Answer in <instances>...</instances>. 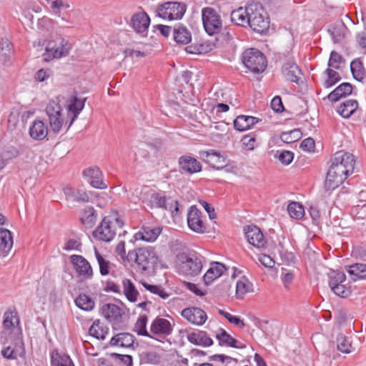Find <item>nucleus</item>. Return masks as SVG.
<instances>
[{"mask_svg":"<svg viewBox=\"0 0 366 366\" xmlns=\"http://www.w3.org/2000/svg\"><path fill=\"white\" fill-rule=\"evenodd\" d=\"M86 99L71 96L68 100L62 96L51 99L46 107L51 132L59 134L64 128L67 131L84 109Z\"/></svg>","mask_w":366,"mask_h":366,"instance_id":"1","label":"nucleus"},{"mask_svg":"<svg viewBox=\"0 0 366 366\" xmlns=\"http://www.w3.org/2000/svg\"><path fill=\"white\" fill-rule=\"evenodd\" d=\"M133 195L151 209L163 208L169 210L173 215L179 212L178 202L176 200L166 199L164 196L151 190L148 187H137Z\"/></svg>","mask_w":366,"mask_h":366,"instance_id":"2","label":"nucleus"},{"mask_svg":"<svg viewBox=\"0 0 366 366\" xmlns=\"http://www.w3.org/2000/svg\"><path fill=\"white\" fill-rule=\"evenodd\" d=\"M123 221L116 211L112 212L104 217L99 225L93 232L94 237L99 241L109 242L112 241L119 230L122 229Z\"/></svg>","mask_w":366,"mask_h":366,"instance_id":"3","label":"nucleus"},{"mask_svg":"<svg viewBox=\"0 0 366 366\" xmlns=\"http://www.w3.org/2000/svg\"><path fill=\"white\" fill-rule=\"evenodd\" d=\"M248 12V25L253 31L262 34L269 28V17L260 4H249Z\"/></svg>","mask_w":366,"mask_h":366,"instance_id":"4","label":"nucleus"},{"mask_svg":"<svg viewBox=\"0 0 366 366\" xmlns=\"http://www.w3.org/2000/svg\"><path fill=\"white\" fill-rule=\"evenodd\" d=\"M128 257L134 259L139 268L142 271L153 269L158 263V256L152 247H142L137 251L129 252Z\"/></svg>","mask_w":366,"mask_h":366,"instance_id":"5","label":"nucleus"},{"mask_svg":"<svg viewBox=\"0 0 366 366\" xmlns=\"http://www.w3.org/2000/svg\"><path fill=\"white\" fill-rule=\"evenodd\" d=\"M202 257L196 254L187 255L180 254L177 256L178 270L185 275L196 276L202 269Z\"/></svg>","mask_w":366,"mask_h":366,"instance_id":"6","label":"nucleus"},{"mask_svg":"<svg viewBox=\"0 0 366 366\" xmlns=\"http://www.w3.org/2000/svg\"><path fill=\"white\" fill-rule=\"evenodd\" d=\"M242 62L244 66L254 74H259L267 67V61L264 54L256 49H249L242 54Z\"/></svg>","mask_w":366,"mask_h":366,"instance_id":"7","label":"nucleus"},{"mask_svg":"<svg viewBox=\"0 0 366 366\" xmlns=\"http://www.w3.org/2000/svg\"><path fill=\"white\" fill-rule=\"evenodd\" d=\"M5 345L1 350V354L6 360H16L24 357L26 354L24 343L22 337H7L2 342Z\"/></svg>","mask_w":366,"mask_h":366,"instance_id":"8","label":"nucleus"},{"mask_svg":"<svg viewBox=\"0 0 366 366\" xmlns=\"http://www.w3.org/2000/svg\"><path fill=\"white\" fill-rule=\"evenodd\" d=\"M202 19L205 31L210 36L218 34L222 28V20L217 11L212 7L202 9Z\"/></svg>","mask_w":366,"mask_h":366,"instance_id":"9","label":"nucleus"},{"mask_svg":"<svg viewBox=\"0 0 366 366\" xmlns=\"http://www.w3.org/2000/svg\"><path fill=\"white\" fill-rule=\"evenodd\" d=\"M187 9L186 4L175 1H168L157 7L158 16L167 20L179 19L184 16Z\"/></svg>","mask_w":366,"mask_h":366,"instance_id":"10","label":"nucleus"},{"mask_svg":"<svg viewBox=\"0 0 366 366\" xmlns=\"http://www.w3.org/2000/svg\"><path fill=\"white\" fill-rule=\"evenodd\" d=\"M71 49V44L64 39H59L49 41L46 47L44 59L49 61L51 59H59L69 54Z\"/></svg>","mask_w":366,"mask_h":366,"instance_id":"11","label":"nucleus"},{"mask_svg":"<svg viewBox=\"0 0 366 366\" xmlns=\"http://www.w3.org/2000/svg\"><path fill=\"white\" fill-rule=\"evenodd\" d=\"M4 337H22L21 329L19 326V318L15 311H6L4 315L3 331Z\"/></svg>","mask_w":366,"mask_h":366,"instance_id":"12","label":"nucleus"},{"mask_svg":"<svg viewBox=\"0 0 366 366\" xmlns=\"http://www.w3.org/2000/svg\"><path fill=\"white\" fill-rule=\"evenodd\" d=\"M342 166H337L332 162L330 168L327 174L325 187L327 190H333L338 187L349 175Z\"/></svg>","mask_w":366,"mask_h":366,"instance_id":"13","label":"nucleus"},{"mask_svg":"<svg viewBox=\"0 0 366 366\" xmlns=\"http://www.w3.org/2000/svg\"><path fill=\"white\" fill-rule=\"evenodd\" d=\"M69 8V4L64 0H54L51 2V11L53 15L59 18L56 24L60 28L71 27V21L66 19V10Z\"/></svg>","mask_w":366,"mask_h":366,"instance_id":"14","label":"nucleus"},{"mask_svg":"<svg viewBox=\"0 0 366 366\" xmlns=\"http://www.w3.org/2000/svg\"><path fill=\"white\" fill-rule=\"evenodd\" d=\"M71 262L80 281H86L92 277V268L90 263L84 257L81 255H72L71 256Z\"/></svg>","mask_w":366,"mask_h":366,"instance_id":"15","label":"nucleus"},{"mask_svg":"<svg viewBox=\"0 0 366 366\" xmlns=\"http://www.w3.org/2000/svg\"><path fill=\"white\" fill-rule=\"evenodd\" d=\"M201 156L206 163L216 169H222L229 164L226 156L216 150L202 152Z\"/></svg>","mask_w":366,"mask_h":366,"instance_id":"16","label":"nucleus"},{"mask_svg":"<svg viewBox=\"0 0 366 366\" xmlns=\"http://www.w3.org/2000/svg\"><path fill=\"white\" fill-rule=\"evenodd\" d=\"M244 231L245 237L250 244L259 249L266 247L267 241L259 227L254 225H249L244 227Z\"/></svg>","mask_w":366,"mask_h":366,"instance_id":"17","label":"nucleus"},{"mask_svg":"<svg viewBox=\"0 0 366 366\" xmlns=\"http://www.w3.org/2000/svg\"><path fill=\"white\" fill-rule=\"evenodd\" d=\"M172 332L170 322L164 318H156L150 327V337L159 340V338L168 335Z\"/></svg>","mask_w":366,"mask_h":366,"instance_id":"18","label":"nucleus"},{"mask_svg":"<svg viewBox=\"0 0 366 366\" xmlns=\"http://www.w3.org/2000/svg\"><path fill=\"white\" fill-rule=\"evenodd\" d=\"M332 162L337 166H342L348 174H352L355 169V159L352 154L340 151L335 153Z\"/></svg>","mask_w":366,"mask_h":366,"instance_id":"19","label":"nucleus"},{"mask_svg":"<svg viewBox=\"0 0 366 366\" xmlns=\"http://www.w3.org/2000/svg\"><path fill=\"white\" fill-rule=\"evenodd\" d=\"M83 175L93 187L100 189L107 188V186L103 181L102 172L99 167H88L83 171Z\"/></svg>","mask_w":366,"mask_h":366,"instance_id":"20","label":"nucleus"},{"mask_svg":"<svg viewBox=\"0 0 366 366\" xmlns=\"http://www.w3.org/2000/svg\"><path fill=\"white\" fill-rule=\"evenodd\" d=\"M187 224L189 229L197 233H203L205 231L201 212L195 206L191 207L188 212Z\"/></svg>","mask_w":366,"mask_h":366,"instance_id":"21","label":"nucleus"},{"mask_svg":"<svg viewBox=\"0 0 366 366\" xmlns=\"http://www.w3.org/2000/svg\"><path fill=\"white\" fill-rule=\"evenodd\" d=\"M150 24L149 16L144 11L134 14L130 20V26L139 34L145 35Z\"/></svg>","mask_w":366,"mask_h":366,"instance_id":"22","label":"nucleus"},{"mask_svg":"<svg viewBox=\"0 0 366 366\" xmlns=\"http://www.w3.org/2000/svg\"><path fill=\"white\" fill-rule=\"evenodd\" d=\"M182 315L187 321L196 325H202L207 319L206 312L199 307L184 309Z\"/></svg>","mask_w":366,"mask_h":366,"instance_id":"23","label":"nucleus"},{"mask_svg":"<svg viewBox=\"0 0 366 366\" xmlns=\"http://www.w3.org/2000/svg\"><path fill=\"white\" fill-rule=\"evenodd\" d=\"M102 314L112 324H119L122 322L123 312L114 304H105L102 307Z\"/></svg>","mask_w":366,"mask_h":366,"instance_id":"24","label":"nucleus"},{"mask_svg":"<svg viewBox=\"0 0 366 366\" xmlns=\"http://www.w3.org/2000/svg\"><path fill=\"white\" fill-rule=\"evenodd\" d=\"M13 247L11 232L4 228H0V257L9 255Z\"/></svg>","mask_w":366,"mask_h":366,"instance_id":"25","label":"nucleus"},{"mask_svg":"<svg viewBox=\"0 0 366 366\" xmlns=\"http://www.w3.org/2000/svg\"><path fill=\"white\" fill-rule=\"evenodd\" d=\"M282 74L288 81L295 83H298L302 76L299 66L292 61H288L283 65Z\"/></svg>","mask_w":366,"mask_h":366,"instance_id":"26","label":"nucleus"},{"mask_svg":"<svg viewBox=\"0 0 366 366\" xmlns=\"http://www.w3.org/2000/svg\"><path fill=\"white\" fill-rule=\"evenodd\" d=\"M49 132L48 127L45 123L41 120H35L29 128L30 137L36 140L44 139Z\"/></svg>","mask_w":366,"mask_h":366,"instance_id":"27","label":"nucleus"},{"mask_svg":"<svg viewBox=\"0 0 366 366\" xmlns=\"http://www.w3.org/2000/svg\"><path fill=\"white\" fill-rule=\"evenodd\" d=\"M217 340L220 345H225L236 348H244L245 345L234 338L232 337L224 330L219 329L215 334Z\"/></svg>","mask_w":366,"mask_h":366,"instance_id":"28","label":"nucleus"},{"mask_svg":"<svg viewBox=\"0 0 366 366\" xmlns=\"http://www.w3.org/2000/svg\"><path fill=\"white\" fill-rule=\"evenodd\" d=\"M179 164L182 170L189 174L199 172L202 169L200 163L191 157L183 156L180 157Z\"/></svg>","mask_w":366,"mask_h":366,"instance_id":"29","label":"nucleus"},{"mask_svg":"<svg viewBox=\"0 0 366 366\" xmlns=\"http://www.w3.org/2000/svg\"><path fill=\"white\" fill-rule=\"evenodd\" d=\"M225 269L226 268L223 264L217 262H212L210 268L203 277L204 283L209 285L213 280L219 277Z\"/></svg>","mask_w":366,"mask_h":366,"instance_id":"30","label":"nucleus"},{"mask_svg":"<svg viewBox=\"0 0 366 366\" xmlns=\"http://www.w3.org/2000/svg\"><path fill=\"white\" fill-rule=\"evenodd\" d=\"M187 339L191 343L203 347L210 346L213 344V340L204 331L191 332L188 334Z\"/></svg>","mask_w":366,"mask_h":366,"instance_id":"31","label":"nucleus"},{"mask_svg":"<svg viewBox=\"0 0 366 366\" xmlns=\"http://www.w3.org/2000/svg\"><path fill=\"white\" fill-rule=\"evenodd\" d=\"M258 122L256 117L251 116H238L234 120V127L238 131H245L250 129Z\"/></svg>","mask_w":366,"mask_h":366,"instance_id":"32","label":"nucleus"},{"mask_svg":"<svg viewBox=\"0 0 366 366\" xmlns=\"http://www.w3.org/2000/svg\"><path fill=\"white\" fill-rule=\"evenodd\" d=\"M352 86L350 83H342L334 91L330 93L327 98L331 102H337L342 97H345L352 93Z\"/></svg>","mask_w":366,"mask_h":366,"instance_id":"33","label":"nucleus"},{"mask_svg":"<svg viewBox=\"0 0 366 366\" xmlns=\"http://www.w3.org/2000/svg\"><path fill=\"white\" fill-rule=\"evenodd\" d=\"M134 343V336L129 333H119L113 337L110 340V345L112 346H119L122 347H130Z\"/></svg>","mask_w":366,"mask_h":366,"instance_id":"34","label":"nucleus"},{"mask_svg":"<svg viewBox=\"0 0 366 366\" xmlns=\"http://www.w3.org/2000/svg\"><path fill=\"white\" fill-rule=\"evenodd\" d=\"M174 39L177 43L187 44L191 41L190 31L182 25L176 26L173 29Z\"/></svg>","mask_w":366,"mask_h":366,"instance_id":"35","label":"nucleus"},{"mask_svg":"<svg viewBox=\"0 0 366 366\" xmlns=\"http://www.w3.org/2000/svg\"><path fill=\"white\" fill-rule=\"evenodd\" d=\"M231 21L237 25L243 26L248 25L249 12L248 6L243 9L240 7L231 13Z\"/></svg>","mask_w":366,"mask_h":366,"instance_id":"36","label":"nucleus"},{"mask_svg":"<svg viewBox=\"0 0 366 366\" xmlns=\"http://www.w3.org/2000/svg\"><path fill=\"white\" fill-rule=\"evenodd\" d=\"M347 272L351 275L352 280L366 278V264L356 263L346 267Z\"/></svg>","mask_w":366,"mask_h":366,"instance_id":"37","label":"nucleus"},{"mask_svg":"<svg viewBox=\"0 0 366 366\" xmlns=\"http://www.w3.org/2000/svg\"><path fill=\"white\" fill-rule=\"evenodd\" d=\"M51 364L52 366H74V363L69 355L57 351L52 352Z\"/></svg>","mask_w":366,"mask_h":366,"instance_id":"38","label":"nucleus"},{"mask_svg":"<svg viewBox=\"0 0 366 366\" xmlns=\"http://www.w3.org/2000/svg\"><path fill=\"white\" fill-rule=\"evenodd\" d=\"M123 292L127 299L132 302H135L139 296V292L130 280L125 279L122 281Z\"/></svg>","mask_w":366,"mask_h":366,"instance_id":"39","label":"nucleus"},{"mask_svg":"<svg viewBox=\"0 0 366 366\" xmlns=\"http://www.w3.org/2000/svg\"><path fill=\"white\" fill-rule=\"evenodd\" d=\"M358 103L356 100H347L338 107V113L344 118L350 117L357 109Z\"/></svg>","mask_w":366,"mask_h":366,"instance_id":"40","label":"nucleus"},{"mask_svg":"<svg viewBox=\"0 0 366 366\" xmlns=\"http://www.w3.org/2000/svg\"><path fill=\"white\" fill-rule=\"evenodd\" d=\"M160 231L157 228L150 229L144 228L142 231H140L135 234L134 237L136 240H144L147 242L154 241L159 236Z\"/></svg>","mask_w":366,"mask_h":366,"instance_id":"41","label":"nucleus"},{"mask_svg":"<svg viewBox=\"0 0 366 366\" xmlns=\"http://www.w3.org/2000/svg\"><path fill=\"white\" fill-rule=\"evenodd\" d=\"M216 97H210L207 100H204V103L202 104L203 106L204 105H209L211 104V109H214L215 107L217 109L218 112H227L229 110V106L226 104L218 102V97L219 95L222 96L223 93L222 91L217 92L214 93L213 94Z\"/></svg>","mask_w":366,"mask_h":366,"instance_id":"42","label":"nucleus"},{"mask_svg":"<svg viewBox=\"0 0 366 366\" xmlns=\"http://www.w3.org/2000/svg\"><path fill=\"white\" fill-rule=\"evenodd\" d=\"M160 360L159 354L153 350H145L140 354V361L144 364L156 365L159 363Z\"/></svg>","mask_w":366,"mask_h":366,"instance_id":"43","label":"nucleus"},{"mask_svg":"<svg viewBox=\"0 0 366 366\" xmlns=\"http://www.w3.org/2000/svg\"><path fill=\"white\" fill-rule=\"evenodd\" d=\"M80 219L86 227H92L97 219V214L93 207H86L85 208L81 214Z\"/></svg>","mask_w":366,"mask_h":366,"instance_id":"44","label":"nucleus"},{"mask_svg":"<svg viewBox=\"0 0 366 366\" xmlns=\"http://www.w3.org/2000/svg\"><path fill=\"white\" fill-rule=\"evenodd\" d=\"M252 285L245 277H242L236 283V297L242 298L247 293L251 292Z\"/></svg>","mask_w":366,"mask_h":366,"instance_id":"45","label":"nucleus"},{"mask_svg":"<svg viewBox=\"0 0 366 366\" xmlns=\"http://www.w3.org/2000/svg\"><path fill=\"white\" fill-rule=\"evenodd\" d=\"M287 212L292 218L296 219H300L305 215L303 206L297 202H292L288 204Z\"/></svg>","mask_w":366,"mask_h":366,"instance_id":"46","label":"nucleus"},{"mask_svg":"<svg viewBox=\"0 0 366 366\" xmlns=\"http://www.w3.org/2000/svg\"><path fill=\"white\" fill-rule=\"evenodd\" d=\"M337 348L342 353L349 354L352 352V342L345 335L340 334L337 337Z\"/></svg>","mask_w":366,"mask_h":366,"instance_id":"47","label":"nucleus"},{"mask_svg":"<svg viewBox=\"0 0 366 366\" xmlns=\"http://www.w3.org/2000/svg\"><path fill=\"white\" fill-rule=\"evenodd\" d=\"M350 68L353 77L359 81H363L366 77V74L362 63L357 60L352 61Z\"/></svg>","mask_w":366,"mask_h":366,"instance_id":"48","label":"nucleus"},{"mask_svg":"<svg viewBox=\"0 0 366 366\" xmlns=\"http://www.w3.org/2000/svg\"><path fill=\"white\" fill-rule=\"evenodd\" d=\"M78 307L83 310L89 311L94 308V302L85 294H80L75 300Z\"/></svg>","mask_w":366,"mask_h":366,"instance_id":"49","label":"nucleus"},{"mask_svg":"<svg viewBox=\"0 0 366 366\" xmlns=\"http://www.w3.org/2000/svg\"><path fill=\"white\" fill-rule=\"evenodd\" d=\"M346 27L342 23L334 24L330 27L328 31L330 33L334 42H340L345 36Z\"/></svg>","mask_w":366,"mask_h":366,"instance_id":"50","label":"nucleus"},{"mask_svg":"<svg viewBox=\"0 0 366 366\" xmlns=\"http://www.w3.org/2000/svg\"><path fill=\"white\" fill-rule=\"evenodd\" d=\"M329 285L332 290L333 286L340 285L345 280L346 277L343 272L332 270L329 273Z\"/></svg>","mask_w":366,"mask_h":366,"instance_id":"51","label":"nucleus"},{"mask_svg":"<svg viewBox=\"0 0 366 366\" xmlns=\"http://www.w3.org/2000/svg\"><path fill=\"white\" fill-rule=\"evenodd\" d=\"M301 137L302 133L299 129H293L288 132H283L280 138L285 143H292L300 139Z\"/></svg>","mask_w":366,"mask_h":366,"instance_id":"52","label":"nucleus"},{"mask_svg":"<svg viewBox=\"0 0 366 366\" xmlns=\"http://www.w3.org/2000/svg\"><path fill=\"white\" fill-rule=\"evenodd\" d=\"M89 332L90 335L97 339L104 340L107 334V330L100 327L99 322H94L90 327Z\"/></svg>","mask_w":366,"mask_h":366,"instance_id":"53","label":"nucleus"},{"mask_svg":"<svg viewBox=\"0 0 366 366\" xmlns=\"http://www.w3.org/2000/svg\"><path fill=\"white\" fill-rule=\"evenodd\" d=\"M147 322V317L145 315L140 316L135 324V330L140 335L150 337V333L146 329Z\"/></svg>","mask_w":366,"mask_h":366,"instance_id":"54","label":"nucleus"},{"mask_svg":"<svg viewBox=\"0 0 366 366\" xmlns=\"http://www.w3.org/2000/svg\"><path fill=\"white\" fill-rule=\"evenodd\" d=\"M67 195H71L75 198L76 200L87 202L89 200V197L87 193L83 190L74 191L71 188H67L65 190Z\"/></svg>","mask_w":366,"mask_h":366,"instance_id":"55","label":"nucleus"},{"mask_svg":"<svg viewBox=\"0 0 366 366\" xmlns=\"http://www.w3.org/2000/svg\"><path fill=\"white\" fill-rule=\"evenodd\" d=\"M142 285L147 290L153 294L158 295L163 300L167 299L169 296V295L160 286L152 285L146 282H143Z\"/></svg>","mask_w":366,"mask_h":366,"instance_id":"56","label":"nucleus"},{"mask_svg":"<svg viewBox=\"0 0 366 366\" xmlns=\"http://www.w3.org/2000/svg\"><path fill=\"white\" fill-rule=\"evenodd\" d=\"M218 312L219 315L224 316L230 323L234 324V325L241 328H243L245 326L244 322L239 317L233 316L230 313L223 310H219Z\"/></svg>","mask_w":366,"mask_h":366,"instance_id":"57","label":"nucleus"},{"mask_svg":"<svg viewBox=\"0 0 366 366\" xmlns=\"http://www.w3.org/2000/svg\"><path fill=\"white\" fill-rule=\"evenodd\" d=\"M326 73L327 74V79L324 83L326 88L331 87L340 79L339 74L332 69H327Z\"/></svg>","mask_w":366,"mask_h":366,"instance_id":"58","label":"nucleus"},{"mask_svg":"<svg viewBox=\"0 0 366 366\" xmlns=\"http://www.w3.org/2000/svg\"><path fill=\"white\" fill-rule=\"evenodd\" d=\"M295 277V273L293 271L286 269L285 268L282 269L281 273V280L286 289H288L290 285L293 282Z\"/></svg>","mask_w":366,"mask_h":366,"instance_id":"59","label":"nucleus"},{"mask_svg":"<svg viewBox=\"0 0 366 366\" xmlns=\"http://www.w3.org/2000/svg\"><path fill=\"white\" fill-rule=\"evenodd\" d=\"M343 58L337 52L332 51L328 62V66L336 69L340 68V64L343 61Z\"/></svg>","mask_w":366,"mask_h":366,"instance_id":"60","label":"nucleus"},{"mask_svg":"<svg viewBox=\"0 0 366 366\" xmlns=\"http://www.w3.org/2000/svg\"><path fill=\"white\" fill-rule=\"evenodd\" d=\"M332 291L336 295L341 297H347L351 294L350 289L342 284L337 287L333 286V290Z\"/></svg>","mask_w":366,"mask_h":366,"instance_id":"61","label":"nucleus"},{"mask_svg":"<svg viewBox=\"0 0 366 366\" xmlns=\"http://www.w3.org/2000/svg\"><path fill=\"white\" fill-rule=\"evenodd\" d=\"M210 128L213 131L220 132V134H226L228 132V124L224 122H215L211 124Z\"/></svg>","mask_w":366,"mask_h":366,"instance_id":"62","label":"nucleus"},{"mask_svg":"<svg viewBox=\"0 0 366 366\" xmlns=\"http://www.w3.org/2000/svg\"><path fill=\"white\" fill-rule=\"evenodd\" d=\"M294 158V154L290 151H283L279 155V160L284 164H289Z\"/></svg>","mask_w":366,"mask_h":366,"instance_id":"63","label":"nucleus"},{"mask_svg":"<svg viewBox=\"0 0 366 366\" xmlns=\"http://www.w3.org/2000/svg\"><path fill=\"white\" fill-rule=\"evenodd\" d=\"M353 212L356 213V215L359 219H366V203L355 206L353 207Z\"/></svg>","mask_w":366,"mask_h":366,"instance_id":"64","label":"nucleus"}]
</instances>
